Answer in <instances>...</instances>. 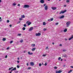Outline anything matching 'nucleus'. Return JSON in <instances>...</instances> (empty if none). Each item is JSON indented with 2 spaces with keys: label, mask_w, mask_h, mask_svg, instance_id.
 <instances>
[{
  "label": "nucleus",
  "mask_w": 73,
  "mask_h": 73,
  "mask_svg": "<svg viewBox=\"0 0 73 73\" xmlns=\"http://www.w3.org/2000/svg\"><path fill=\"white\" fill-rule=\"evenodd\" d=\"M11 68H9V70H11Z\"/></svg>",
  "instance_id": "6e6d98bb"
},
{
  "label": "nucleus",
  "mask_w": 73,
  "mask_h": 73,
  "mask_svg": "<svg viewBox=\"0 0 73 73\" xmlns=\"http://www.w3.org/2000/svg\"><path fill=\"white\" fill-rule=\"evenodd\" d=\"M52 9H53V10H55L57 9V8L56 7H52Z\"/></svg>",
  "instance_id": "1a4fd4ad"
},
{
  "label": "nucleus",
  "mask_w": 73,
  "mask_h": 73,
  "mask_svg": "<svg viewBox=\"0 0 73 73\" xmlns=\"http://www.w3.org/2000/svg\"><path fill=\"white\" fill-rule=\"evenodd\" d=\"M50 21H53V18H52L50 19Z\"/></svg>",
  "instance_id": "a878e982"
},
{
  "label": "nucleus",
  "mask_w": 73,
  "mask_h": 73,
  "mask_svg": "<svg viewBox=\"0 0 73 73\" xmlns=\"http://www.w3.org/2000/svg\"><path fill=\"white\" fill-rule=\"evenodd\" d=\"M72 38L71 37L69 38V39H68V40H72Z\"/></svg>",
  "instance_id": "bb28decb"
},
{
  "label": "nucleus",
  "mask_w": 73,
  "mask_h": 73,
  "mask_svg": "<svg viewBox=\"0 0 73 73\" xmlns=\"http://www.w3.org/2000/svg\"><path fill=\"white\" fill-rule=\"evenodd\" d=\"M31 22H29V23H28V26H29V25H31Z\"/></svg>",
  "instance_id": "412c9836"
},
{
  "label": "nucleus",
  "mask_w": 73,
  "mask_h": 73,
  "mask_svg": "<svg viewBox=\"0 0 73 73\" xmlns=\"http://www.w3.org/2000/svg\"><path fill=\"white\" fill-rule=\"evenodd\" d=\"M47 65V64L46 63H45V64H44L45 66H46Z\"/></svg>",
  "instance_id": "a18cd8bd"
},
{
  "label": "nucleus",
  "mask_w": 73,
  "mask_h": 73,
  "mask_svg": "<svg viewBox=\"0 0 73 73\" xmlns=\"http://www.w3.org/2000/svg\"><path fill=\"white\" fill-rule=\"evenodd\" d=\"M28 54L30 55H32V54H33V53L31 52V53H30V52L29 51V52H28Z\"/></svg>",
  "instance_id": "9b49d317"
},
{
  "label": "nucleus",
  "mask_w": 73,
  "mask_h": 73,
  "mask_svg": "<svg viewBox=\"0 0 73 73\" xmlns=\"http://www.w3.org/2000/svg\"><path fill=\"white\" fill-rule=\"evenodd\" d=\"M58 23H56V25H58Z\"/></svg>",
  "instance_id": "de8ad7c7"
},
{
  "label": "nucleus",
  "mask_w": 73,
  "mask_h": 73,
  "mask_svg": "<svg viewBox=\"0 0 73 73\" xmlns=\"http://www.w3.org/2000/svg\"><path fill=\"white\" fill-rule=\"evenodd\" d=\"M24 41L23 40V39H21V40L20 41V42H23Z\"/></svg>",
  "instance_id": "5701e85b"
},
{
  "label": "nucleus",
  "mask_w": 73,
  "mask_h": 73,
  "mask_svg": "<svg viewBox=\"0 0 73 73\" xmlns=\"http://www.w3.org/2000/svg\"><path fill=\"white\" fill-rule=\"evenodd\" d=\"M48 21H50V19H48Z\"/></svg>",
  "instance_id": "680f3d73"
},
{
  "label": "nucleus",
  "mask_w": 73,
  "mask_h": 73,
  "mask_svg": "<svg viewBox=\"0 0 73 73\" xmlns=\"http://www.w3.org/2000/svg\"><path fill=\"white\" fill-rule=\"evenodd\" d=\"M70 24V22L69 21H68L66 23V25H67V27H69V25Z\"/></svg>",
  "instance_id": "7ed1b4c3"
},
{
  "label": "nucleus",
  "mask_w": 73,
  "mask_h": 73,
  "mask_svg": "<svg viewBox=\"0 0 73 73\" xmlns=\"http://www.w3.org/2000/svg\"><path fill=\"white\" fill-rule=\"evenodd\" d=\"M65 40H66V41H67V39L65 38Z\"/></svg>",
  "instance_id": "e2e57ef3"
},
{
  "label": "nucleus",
  "mask_w": 73,
  "mask_h": 73,
  "mask_svg": "<svg viewBox=\"0 0 73 73\" xmlns=\"http://www.w3.org/2000/svg\"><path fill=\"white\" fill-rule=\"evenodd\" d=\"M18 6H19V7H20V4H18Z\"/></svg>",
  "instance_id": "49530a36"
},
{
  "label": "nucleus",
  "mask_w": 73,
  "mask_h": 73,
  "mask_svg": "<svg viewBox=\"0 0 73 73\" xmlns=\"http://www.w3.org/2000/svg\"><path fill=\"white\" fill-rule=\"evenodd\" d=\"M18 60H20V58H18Z\"/></svg>",
  "instance_id": "0e129e2a"
},
{
  "label": "nucleus",
  "mask_w": 73,
  "mask_h": 73,
  "mask_svg": "<svg viewBox=\"0 0 73 73\" xmlns=\"http://www.w3.org/2000/svg\"><path fill=\"white\" fill-rule=\"evenodd\" d=\"M9 27H12V25H9Z\"/></svg>",
  "instance_id": "09e8293b"
},
{
  "label": "nucleus",
  "mask_w": 73,
  "mask_h": 73,
  "mask_svg": "<svg viewBox=\"0 0 73 73\" xmlns=\"http://www.w3.org/2000/svg\"><path fill=\"white\" fill-rule=\"evenodd\" d=\"M67 3H69V0H67L66 1Z\"/></svg>",
  "instance_id": "b1692460"
},
{
  "label": "nucleus",
  "mask_w": 73,
  "mask_h": 73,
  "mask_svg": "<svg viewBox=\"0 0 73 73\" xmlns=\"http://www.w3.org/2000/svg\"><path fill=\"white\" fill-rule=\"evenodd\" d=\"M48 47H47L46 48V49H48Z\"/></svg>",
  "instance_id": "052dcab7"
},
{
  "label": "nucleus",
  "mask_w": 73,
  "mask_h": 73,
  "mask_svg": "<svg viewBox=\"0 0 73 73\" xmlns=\"http://www.w3.org/2000/svg\"><path fill=\"white\" fill-rule=\"evenodd\" d=\"M17 68H20V66H19L18 65H17Z\"/></svg>",
  "instance_id": "ea45409f"
},
{
  "label": "nucleus",
  "mask_w": 73,
  "mask_h": 73,
  "mask_svg": "<svg viewBox=\"0 0 73 73\" xmlns=\"http://www.w3.org/2000/svg\"><path fill=\"white\" fill-rule=\"evenodd\" d=\"M61 58V57H59L58 58V60H60V59Z\"/></svg>",
  "instance_id": "72a5a7b5"
},
{
  "label": "nucleus",
  "mask_w": 73,
  "mask_h": 73,
  "mask_svg": "<svg viewBox=\"0 0 73 73\" xmlns=\"http://www.w3.org/2000/svg\"><path fill=\"white\" fill-rule=\"evenodd\" d=\"M15 72L16 73H18V71H15Z\"/></svg>",
  "instance_id": "37998d69"
},
{
  "label": "nucleus",
  "mask_w": 73,
  "mask_h": 73,
  "mask_svg": "<svg viewBox=\"0 0 73 73\" xmlns=\"http://www.w3.org/2000/svg\"><path fill=\"white\" fill-rule=\"evenodd\" d=\"M22 20H23V19H22V18H19V20L21 21Z\"/></svg>",
  "instance_id": "a19ab883"
},
{
  "label": "nucleus",
  "mask_w": 73,
  "mask_h": 73,
  "mask_svg": "<svg viewBox=\"0 0 73 73\" xmlns=\"http://www.w3.org/2000/svg\"><path fill=\"white\" fill-rule=\"evenodd\" d=\"M16 5V4L15 3H14L13 4V5L15 6V5Z\"/></svg>",
  "instance_id": "393cba45"
},
{
  "label": "nucleus",
  "mask_w": 73,
  "mask_h": 73,
  "mask_svg": "<svg viewBox=\"0 0 73 73\" xmlns=\"http://www.w3.org/2000/svg\"><path fill=\"white\" fill-rule=\"evenodd\" d=\"M62 56L63 57H66V54H63Z\"/></svg>",
  "instance_id": "f3484780"
},
{
  "label": "nucleus",
  "mask_w": 73,
  "mask_h": 73,
  "mask_svg": "<svg viewBox=\"0 0 73 73\" xmlns=\"http://www.w3.org/2000/svg\"><path fill=\"white\" fill-rule=\"evenodd\" d=\"M23 25L25 27H27V25L25 24H24Z\"/></svg>",
  "instance_id": "7c9ffc66"
},
{
  "label": "nucleus",
  "mask_w": 73,
  "mask_h": 73,
  "mask_svg": "<svg viewBox=\"0 0 73 73\" xmlns=\"http://www.w3.org/2000/svg\"><path fill=\"white\" fill-rule=\"evenodd\" d=\"M34 65H35V64H34V62H31L30 63V65H31V66H34Z\"/></svg>",
  "instance_id": "20e7f679"
},
{
  "label": "nucleus",
  "mask_w": 73,
  "mask_h": 73,
  "mask_svg": "<svg viewBox=\"0 0 73 73\" xmlns=\"http://www.w3.org/2000/svg\"><path fill=\"white\" fill-rule=\"evenodd\" d=\"M44 9H45V10L46 11H47V10H48V6H46L45 7Z\"/></svg>",
  "instance_id": "6e6552de"
},
{
  "label": "nucleus",
  "mask_w": 73,
  "mask_h": 73,
  "mask_svg": "<svg viewBox=\"0 0 73 73\" xmlns=\"http://www.w3.org/2000/svg\"><path fill=\"white\" fill-rule=\"evenodd\" d=\"M39 66H41V65H42V64H41L40 63L39 64Z\"/></svg>",
  "instance_id": "c85d7f7f"
},
{
  "label": "nucleus",
  "mask_w": 73,
  "mask_h": 73,
  "mask_svg": "<svg viewBox=\"0 0 73 73\" xmlns=\"http://www.w3.org/2000/svg\"><path fill=\"white\" fill-rule=\"evenodd\" d=\"M60 46H62V44H60Z\"/></svg>",
  "instance_id": "13d9d810"
},
{
  "label": "nucleus",
  "mask_w": 73,
  "mask_h": 73,
  "mask_svg": "<svg viewBox=\"0 0 73 73\" xmlns=\"http://www.w3.org/2000/svg\"><path fill=\"white\" fill-rule=\"evenodd\" d=\"M16 70V67L12 69V70Z\"/></svg>",
  "instance_id": "2eb2a0df"
},
{
  "label": "nucleus",
  "mask_w": 73,
  "mask_h": 73,
  "mask_svg": "<svg viewBox=\"0 0 73 73\" xmlns=\"http://www.w3.org/2000/svg\"><path fill=\"white\" fill-rule=\"evenodd\" d=\"M21 34H18V36H21Z\"/></svg>",
  "instance_id": "e433bc0d"
},
{
  "label": "nucleus",
  "mask_w": 73,
  "mask_h": 73,
  "mask_svg": "<svg viewBox=\"0 0 73 73\" xmlns=\"http://www.w3.org/2000/svg\"><path fill=\"white\" fill-rule=\"evenodd\" d=\"M7 23H9V20H7Z\"/></svg>",
  "instance_id": "79ce46f5"
},
{
  "label": "nucleus",
  "mask_w": 73,
  "mask_h": 73,
  "mask_svg": "<svg viewBox=\"0 0 73 73\" xmlns=\"http://www.w3.org/2000/svg\"><path fill=\"white\" fill-rule=\"evenodd\" d=\"M13 67H12L11 68V69H13Z\"/></svg>",
  "instance_id": "338daca9"
},
{
  "label": "nucleus",
  "mask_w": 73,
  "mask_h": 73,
  "mask_svg": "<svg viewBox=\"0 0 73 73\" xmlns=\"http://www.w3.org/2000/svg\"><path fill=\"white\" fill-rule=\"evenodd\" d=\"M17 63H19V62H20V61L19 60H18L17 61Z\"/></svg>",
  "instance_id": "8fccbe9b"
},
{
  "label": "nucleus",
  "mask_w": 73,
  "mask_h": 73,
  "mask_svg": "<svg viewBox=\"0 0 73 73\" xmlns=\"http://www.w3.org/2000/svg\"><path fill=\"white\" fill-rule=\"evenodd\" d=\"M64 7H66V5H64Z\"/></svg>",
  "instance_id": "864d4df0"
},
{
  "label": "nucleus",
  "mask_w": 73,
  "mask_h": 73,
  "mask_svg": "<svg viewBox=\"0 0 73 73\" xmlns=\"http://www.w3.org/2000/svg\"><path fill=\"white\" fill-rule=\"evenodd\" d=\"M33 27H30L29 29V31H32V30H33Z\"/></svg>",
  "instance_id": "423d86ee"
},
{
  "label": "nucleus",
  "mask_w": 73,
  "mask_h": 73,
  "mask_svg": "<svg viewBox=\"0 0 73 73\" xmlns=\"http://www.w3.org/2000/svg\"><path fill=\"white\" fill-rule=\"evenodd\" d=\"M46 23H45V22H44L43 23V25H46Z\"/></svg>",
  "instance_id": "aec40b11"
},
{
  "label": "nucleus",
  "mask_w": 73,
  "mask_h": 73,
  "mask_svg": "<svg viewBox=\"0 0 73 73\" xmlns=\"http://www.w3.org/2000/svg\"><path fill=\"white\" fill-rule=\"evenodd\" d=\"M62 72V70H59V71H56V73H60Z\"/></svg>",
  "instance_id": "0eeeda50"
},
{
  "label": "nucleus",
  "mask_w": 73,
  "mask_h": 73,
  "mask_svg": "<svg viewBox=\"0 0 73 73\" xmlns=\"http://www.w3.org/2000/svg\"><path fill=\"white\" fill-rule=\"evenodd\" d=\"M70 68H73V66H71Z\"/></svg>",
  "instance_id": "5fc2aeb1"
},
{
  "label": "nucleus",
  "mask_w": 73,
  "mask_h": 73,
  "mask_svg": "<svg viewBox=\"0 0 73 73\" xmlns=\"http://www.w3.org/2000/svg\"><path fill=\"white\" fill-rule=\"evenodd\" d=\"M29 65V64H28V63H27V66H28Z\"/></svg>",
  "instance_id": "c03bdc74"
},
{
  "label": "nucleus",
  "mask_w": 73,
  "mask_h": 73,
  "mask_svg": "<svg viewBox=\"0 0 73 73\" xmlns=\"http://www.w3.org/2000/svg\"><path fill=\"white\" fill-rule=\"evenodd\" d=\"M41 35V33H38L36 34L35 35L36 36H40Z\"/></svg>",
  "instance_id": "39448f33"
},
{
  "label": "nucleus",
  "mask_w": 73,
  "mask_h": 73,
  "mask_svg": "<svg viewBox=\"0 0 73 73\" xmlns=\"http://www.w3.org/2000/svg\"><path fill=\"white\" fill-rule=\"evenodd\" d=\"M40 3H42V4H43V3H44V0H41L40 1Z\"/></svg>",
  "instance_id": "9d476101"
},
{
  "label": "nucleus",
  "mask_w": 73,
  "mask_h": 73,
  "mask_svg": "<svg viewBox=\"0 0 73 73\" xmlns=\"http://www.w3.org/2000/svg\"><path fill=\"white\" fill-rule=\"evenodd\" d=\"M5 58H7V55H6L5 56Z\"/></svg>",
  "instance_id": "603ef678"
},
{
  "label": "nucleus",
  "mask_w": 73,
  "mask_h": 73,
  "mask_svg": "<svg viewBox=\"0 0 73 73\" xmlns=\"http://www.w3.org/2000/svg\"><path fill=\"white\" fill-rule=\"evenodd\" d=\"M31 69V67H29L27 69L29 70V69Z\"/></svg>",
  "instance_id": "2f4dec72"
},
{
  "label": "nucleus",
  "mask_w": 73,
  "mask_h": 73,
  "mask_svg": "<svg viewBox=\"0 0 73 73\" xmlns=\"http://www.w3.org/2000/svg\"><path fill=\"white\" fill-rule=\"evenodd\" d=\"M2 40L3 41H5L6 40V38H3Z\"/></svg>",
  "instance_id": "6ab92c4d"
},
{
  "label": "nucleus",
  "mask_w": 73,
  "mask_h": 73,
  "mask_svg": "<svg viewBox=\"0 0 73 73\" xmlns=\"http://www.w3.org/2000/svg\"><path fill=\"white\" fill-rule=\"evenodd\" d=\"M1 21H2V19H0V22H1Z\"/></svg>",
  "instance_id": "69168bd1"
},
{
  "label": "nucleus",
  "mask_w": 73,
  "mask_h": 73,
  "mask_svg": "<svg viewBox=\"0 0 73 73\" xmlns=\"http://www.w3.org/2000/svg\"><path fill=\"white\" fill-rule=\"evenodd\" d=\"M12 42H13V41H10V44H12Z\"/></svg>",
  "instance_id": "4c0bfd02"
},
{
  "label": "nucleus",
  "mask_w": 73,
  "mask_h": 73,
  "mask_svg": "<svg viewBox=\"0 0 73 73\" xmlns=\"http://www.w3.org/2000/svg\"><path fill=\"white\" fill-rule=\"evenodd\" d=\"M43 31H46V29H44Z\"/></svg>",
  "instance_id": "f704fd0d"
},
{
  "label": "nucleus",
  "mask_w": 73,
  "mask_h": 73,
  "mask_svg": "<svg viewBox=\"0 0 73 73\" xmlns=\"http://www.w3.org/2000/svg\"><path fill=\"white\" fill-rule=\"evenodd\" d=\"M21 17V18H24L25 17V16L24 15H23Z\"/></svg>",
  "instance_id": "4be33fe9"
},
{
  "label": "nucleus",
  "mask_w": 73,
  "mask_h": 73,
  "mask_svg": "<svg viewBox=\"0 0 73 73\" xmlns=\"http://www.w3.org/2000/svg\"><path fill=\"white\" fill-rule=\"evenodd\" d=\"M66 12V10H65L64 11H62L60 12V13H59V15H61V13H64L65 12Z\"/></svg>",
  "instance_id": "f03ea898"
},
{
  "label": "nucleus",
  "mask_w": 73,
  "mask_h": 73,
  "mask_svg": "<svg viewBox=\"0 0 73 73\" xmlns=\"http://www.w3.org/2000/svg\"><path fill=\"white\" fill-rule=\"evenodd\" d=\"M66 50H63V52H66Z\"/></svg>",
  "instance_id": "473e14b6"
},
{
  "label": "nucleus",
  "mask_w": 73,
  "mask_h": 73,
  "mask_svg": "<svg viewBox=\"0 0 73 73\" xmlns=\"http://www.w3.org/2000/svg\"><path fill=\"white\" fill-rule=\"evenodd\" d=\"M72 72V70H70L69 72H68V73H69V72Z\"/></svg>",
  "instance_id": "58836bf2"
},
{
  "label": "nucleus",
  "mask_w": 73,
  "mask_h": 73,
  "mask_svg": "<svg viewBox=\"0 0 73 73\" xmlns=\"http://www.w3.org/2000/svg\"><path fill=\"white\" fill-rule=\"evenodd\" d=\"M57 67L55 66L54 68V69H57Z\"/></svg>",
  "instance_id": "c756f323"
},
{
  "label": "nucleus",
  "mask_w": 73,
  "mask_h": 73,
  "mask_svg": "<svg viewBox=\"0 0 73 73\" xmlns=\"http://www.w3.org/2000/svg\"><path fill=\"white\" fill-rule=\"evenodd\" d=\"M71 38H73V35H72V36Z\"/></svg>",
  "instance_id": "3c124183"
},
{
  "label": "nucleus",
  "mask_w": 73,
  "mask_h": 73,
  "mask_svg": "<svg viewBox=\"0 0 73 73\" xmlns=\"http://www.w3.org/2000/svg\"><path fill=\"white\" fill-rule=\"evenodd\" d=\"M22 29L23 30V31H25V27H23V28H22Z\"/></svg>",
  "instance_id": "a211bd4d"
},
{
  "label": "nucleus",
  "mask_w": 73,
  "mask_h": 73,
  "mask_svg": "<svg viewBox=\"0 0 73 73\" xmlns=\"http://www.w3.org/2000/svg\"><path fill=\"white\" fill-rule=\"evenodd\" d=\"M1 0H0V3H1Z\"/></svg>",
  "instance_id": "774afa93"
},
{
  "label": "nucleus",
  "mask_w": 73,
  "mask_h": 73,
  "mask_svg": "<svg viewBox=\"0 0 73 73\" xmlns=\"http://www.w3.org/2000/svg\"><path fill=\"white\" fill-rule=\"evenodd\" d=\"M35 44H31V46H32V47H35Z\"/></svg>",
  "instance_id": "f8f14e48"
},
{
  "label": "nucleus",
  "mask_w": 73,
  "mask_h": 73,
  "mask_svg": "<svg viewBox=\"0 0 73 73\" xmlns=\"http://www.w3.org/2000/svg\"><path fill=\"white\" fill-rule=\"evenodd\" d=\"M29 23V21H27L26 22V24H28Z\"/></svg>",
  "instance_id": "cd10ccee"
},
{
  "label": "nucleus",
  "mask_w": 73,
  "mask_h": 73,
  "mask_svg": "<svg viewBox=\"0 0 73 73\" xmlns=\"http://www.w3.org/2000/svg\"><path fill=\"white\" fill-rule=\"evenodd\" d=\"M35 49H36V48H32L31 50H32V51H35Z\"/></svg>",
  "instance_id": "ddd939ff"
},
{
  "label": "nucleus",
  "mask_w": 73,
  "mask_h": 73,
  "mask_svg": "<svg viewBox=\"0 0 73 73\" xmlns=\"http://www.w3.org/2000/svg\"><path fill=\"white\" fill-rule=\"evenodd\" d=\"M64 17H65V16L64 15H62L60 17V19H62L63 18H64Z\"/></svg>",
  "instance_id": "4468645a"
},
{
  "label": "nucleus",
  "mask_w": 73,
  "mask_h": 73,
  "mask_svg": "<svg viewBox=\"0 0 73 73\" xmlns=\"http://www.w3.org/2000/svg\"><path fill=\"white\" fill-rule=\"evenodd\" d=\"M45 5H46V4H44V7H45Z\"/></svg>",
  "instance_id": "4d7b16f0"
},
{
  "label": "nucleus",
  "mask_w": 73,
  "mask_h": 73,
  "mask_svg": "<svg viewBox=\"0 0 73 73\" xmlns=\"http://www.w3.org/2000/svg\"><path fill=\"white\" fill-rule=\"evenodd\" d=\"M43 56L44 57H45V56H46V54H43Z\"/></svg>",
  "instance_id": "c9c22d12"
},
{
  "label": "nucleus",
  "mask_w": 73,
  "mask_h": 73,
  "mask_svg": "<svg viewBox=\"0 0 73 73\" xmlns=\"http://www.w3.org/2000/svg\"><path fill=\"white\" fill-rule=\"evenodd\" d=\"M24 8H29V5H25L24 6Z\"/></svg>",
  "instance_id": "f257e3e1"
},
{
  "label": "nucleus",
  "mask_w": 73,
  "mask_h": 73,
  "mask_svg": "<svg viewBox=\"0 0 73 73\" xmlns=\"http://www.w3.org/2000/svg\"><path fill=\"white\" fill-rule=\"evenodd\" d=\"M64 32H66V31H67V29H65L64 30Z\"/></svg>",
  "instance_id": "dca6fc26"
},
{
  "label": "nucleus",
  "mask_w": 73,
  "mask_h": 73,
  "mask_svg": "<svg viewBox=\"0 0 73 73\" xmlns=\"http://www.w3.org/2000/svg\"><path fill=\"white\" fill-rule=\"evenodd\" d=\"M52 44H53V45H54V42L52 43Z\"/></svg>",
  "instance_id": "bf43d9fd"
}]
</instances>
